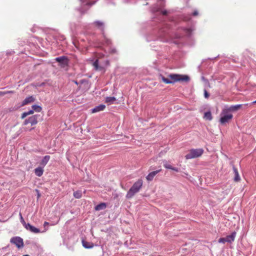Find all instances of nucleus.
Listing matches in <instances>:
<instances>
[{
	"label": "nucleus",
	"instance_id": "obj_24",
	"mask_svg": "<svg viewBox=\"0 0 256 256\" xmlns=\"http://www.w3.org/2000/svg\"><path fill=\"white\" fill-rule=\"evenodd\" d=\"M74 196L76 198H80L82 196V192L81 191L78 190L74 192Z\"/></svg>",
	"mask_w": 256,
	"mask_h": 256
},
{
	"label": "nucleus",
	"instance_id": "obj_39",
	"mask_svg": "<svg viewBox=\"0 0 256 256\" xmlns=\"http://www.w3.org/2000/svg\"><path fill=\"white\" fill-rule=\"evenodd\" d=\"M29 256V255H28V254H26V255H24V256Z\"/></svg>",
	"mask_w": 256,
	"mask_h": 256
},
{
	"label": "nucleus",
	"instance_id": "obj_15",
	"mask_svg": "<svg viewBox=\"0 0 256 256\" xmlns=\"http://www.w3.org/2000/svg\"><path fill=\"white\" fill-rule=\"evenodd\" d=\"M242 106V104H237L235 106H231L228 108H226L229 112H236Z\"/></svg>",
	"mask_w": 256,
	"mask_h": 256
},
{
	"label": "nucleus",
	"instance_id": "obj_28",
	"mask_svg": "<svg viewBox=\"0 0 256 256\" xmlns=\"http://www.w3.org/2000/svg\"><path fill=\"white\" fill-rule=\"evenodd\" d=\"M204 97L206 98H208L209 96H210V94H209L208 93V92L206 91V90H204Z\"/></svg>",
	"mask_w": 256,
	"mask_h": 256
},
{
	"label": "nucleus",
	"instance_id": "obj_31",
	"mask_svg": "<svg viewBox=\"0 0 256 256\" xmlns=\"http://www.w3.org/2000/svg\"><path fill=\"white\" fill-rule=\"evenodd\" d=\"M7 94V92H0V96H4Z\"/></svg>",
	"mask_w": 256,
	"mask_h": 256
},
{
	"label": "nucleus",
	"instance_id": "obj_2",
	"mask_svg": "<svg viewBox=\"0 0 256 256\" xmlns=\"http://www.w3.org/2000/svg\"><path fill=\"white\" fill-rule=\"evenodd\" d=\"M142 184L143 182L141 179H139L135 182L128 192L126 198H132L136 194L139 192L140 189L142 188Z\"/></svg>",
	"mask_w": 256,
	"mask_h": 256
},
{
	"label": "nucleus",
	"instance_id": "obj_22",
	"mask_svg": "<svg viewBox=\"0 0 256 256\" xmlns=\"http://www.w3.org/2000/svg\"><path fill=\"white\" fill-rule=\"evenodd\" d=\"M164 166L166 168L170 169V170H174L176 172H178V169L177 168L172 167L171 165L167 164L166 162L164 164Z\"/></svg>",
	"mask_w": 256,
	"mask_h": 256
},
{
	"label": "nucleus",
	"instance_id": "obj_7",
	"mask_svg": "<svg viewBox=\"0 0 256 256\" xmlns=\"http://www.w3.org/2000/svg\"><path fill=\"white\" fill-rule=\"evenodd\" d=\"M10 242L14 244L18 248L23 247V240L20 237H14L10 239Z\"/></svg>",
	"mask_w": 256,
	"mask_h": 256
},
{
	"label": "nucleus",
	"instance_id": "obj_13",
	"mask_svg": "<svg viewBox=\"0 0 256 256\" xmlns=\"http://www.w3.org/2000/svg\"><path fill=\"white\" fill-rule=\"evenodd\" d=\"M82 246L86 248H91L94 247V244L91 242H88L84 240L82 241Z\"/></svg>",
	"mask_w": 256,
	"mask_h": 256
},
{
	"label": "nucleus",
	"instance_id": "obj_26",
	"mask_svg": "<svg viewBox=\"0 0 256 256\" xmlns=\"http://www.w3.org/2000/svg\"><path fill=\"white\" fill-rule=\"evenodd\" d=\"M19 215H20V222L22 224L23 226L24 227L25 226H26L27 224L24 221V218H23V217L22 216V214L20 213Z\"/></svg>",
	"mask_w": 256,
	"mask_h": 256
},
{
	"label": "nucleus",
	"instance_id": "obj_9",
	"mask_svg": "<svg viewBox=\"0 0 256 256\" xmlns=\"http://www.w3.org/2000/svg\"><path fill=\"white\" fill-rule=\"evenodd\" d=\"M236 232H232L231 234L226 236V242L232 243V242L234 240L236 236Z\"/></svg>",
	"mask_w": 256,
	"mask_h": 256
},
{
	"label": "nucleus",
	"instance_id": "obj_33",
	"mask_svg": "<svg viewBox=\"0 0 256 256\" xmlns=\"http://www.w3.org/2000/svg\"><path fill=\"white\" fill-rule=\"evenodd\" d=\"M7 92V94H8L14 93V92L12 91V90H10V91H6V92Z\"/></svg>",
	"mask_w": 256,
	"mask_h": 256
},
{
	"label": "nucleus",
	"instance_id": "obj_36",
	"mask_svg": "<svg viewBox=\"0 0 256 256\" xmlns=\"http://www.w3.org/2000/svg\"><path fill=\"white\" fill-rule=\"evenodd\" d=\"M198 14V12H194V13H193V14L194 16H197Z\"/></svg>",
	"mask_w": 256,
	"mask_h": 256
},
{
	"label": "nucleus",
	"instance_id": "obj_14",
	"mask_svg": "<svg viewBox=\"0 0 256 256\" xmlns=\"http://www.w3.org/2000/svg\"><path fill=\"white\" fill-rule=\"evenodd\" d=\"M43 167L39 166L34 169V174L38 176H41L44 173V170Z\"/></svg>",
	"mask_w": 256,
	"mask_h": 256
},
{
	"label": "nucleus",
	"instance_id": "obj_3",
	"mask_svg": "<svg viewBox=\"0 0 256 256\" xmlns=\"http://www.w3.org/2000/svg\"><path fill=\"white\" fill-rule=\"evenodd\" d=\"M220 115L221 117L220 120V122L222 124H225L228 122L233 117L232 114H230L226 108L222 110Z\"/></svg>",
	"mask_w": 256,
	"mask_h": 256
},
{
	"label": "nucleus",
	"instance_id": "obj_20",
	"mask_svg": "<svg viewBox=\"0 0 256 256\" xmlns=\"http://www.w3.org/2000/svg\"><path fill=\"white\" fill-rule=\"evenodd\" d=\"M204 118L206 120H211L212 118L210 112H206L204 114Z\"/></svg>",
	"mask_w": 256,
	"mask_h": 256
},
{
	"label": "nucleus",
	"instance_id": "obj_5",
	"mask_svg": "<svg viewBox=\"0 0 256 256\" xmlns=\"http://www.w3.org/2000/svg\"><path fill=\"white\" fill-rule=\"evenodd\" d=\"M38 116H40V115L35 114L30 116L28 119L25 120L24 122V125H27L28 124H30L32 126L36 125L38 122Z\"/></svg>",
	"mask_w": 256,
	"mask_h": 256
},
{
	"label": "nucleus",
	"instance_id": "obj_1",
	"mask_svg": "<svg viewBox=\"0 0 256 256\" xmlns=\"http://www.w3.org/2000/svg\"><path fill=\"white\" fill-rule=\"evenodd\" d=\"M170 79L166 78L162 76V79L163 82L166 84H173L177 82H188L190 80V78L186 75H181L178 74H170L168 76Z\"/></svg>",
	"mask_w": 256,
	"mask_h": 256
},
{
	"label": "nucleus",
	"instance_id": "obj_34",
	"mask_svg": "<svg viewBox=\"0 0 256 256\" xmlns=\"http://www.w3.org/2000/svg\"><path fill=\"white\" fill-rule=\"evenodd\" d=\"M167 12L166 10H164L162 12V14L163 15H166L167 14Z\"/></svg>",
	"mask_w": 256,
	"mask_h": 256
},
{
	"label": "nucleus",
	"instance_id": "obj_16",
	"mask_svg": "<svg viewBox=\"0 0 256 256\" xmlns=\"http://www.w3.org/2000/svg\"><path fill=\"white\" fill-rule=\"evenodd\" d=\"M93 24L96 26L98 28L103 31L104 30V24L100 21H96L93 23Z\"/></svg>",
	"mask_w": 256,
	"mask_h": 256
},
{
	"label": "nucleus",
	"instance_id": "obj_38",
	"mask_svg": "<svg viewBox=\"0 0 256 256\" xmlns=\"http://www.w3.org/2000/svg\"><path fill=\"white\" fill-rule=\"evenodd\" d=\"M252 104H256V100H255V101L253 102H252Z\"/></svg>",
	"mask_w": 256,
	"mask_h": 256
},
{
	"label": "nucleus",
	"instance_id": "obj_40",
	"mask_svg": "<svg viewBox=\"0 0 256 256\" xmlns=\"http://www.w3.org/2000/svg\"><path fill=\"white\" fill-rule=\"evenodd\" d=\"M74 82L76 84H78L77 82H76V81H74Z\"/></svg>",
	"mask_w": 256,
	"mask_h": 256
},
{
	"label": "nucleus",
	"instance_id": "obj_30",
	"mask_svg": "<svg viewBox=\"0 0 256 256\" xmlns=\"http://www.w3.org/2000/svg\"><path fill=\"white\" fill-rule=\"evenodd\" d=\"M26 113H27V114L28 116H29V115H30V114H34V110H28V112H26Z\"/></svg>",
	"mask_w": 256,
	"mask_h": 256
},
{
	"label": "nucleus",
	"instance_id": "obj_37",
	"mask_svg": "<svg viewBox=\"0 0 256 256\" xmlns=\"http://www.w3.org/2000/svg\"><path fill=\"white\" fill-rule=\"evenodd\" d=\"M107 43H108V44H110V40H108L107 41Z\"/></svg>",
	"mask_w": 256,
	"mask_h": 256
},
{
	"label": "nucleus",
	"instance_id": "obj_12",
	"mask_svg": "<svg viewBox=\"0 0 256 256\" xmlns=\"http://www.w3.org/2000/svg\"><path fill=\"white\" fill-rule=\"evenodd\" d=\"M106 108V106L104 104H100L97 106H96L94 108L92 109V113L98 112L102 110H104Z\"/></svg>",
	"mask_w": 256,
	"mask_h": 256
},
{
	"label": "nucleus",
	"instance_id": "obj_6",
	"mask_svg": "<svg viewBox=\"0 0 256 256\" xmlns=\"http://www.w3.org/2000/svg\"><path fill=\"white\" fill-rule=\"evenodd\" d=\"M55 60L60 63L62 68H64L68 65V60L66 56H63L58 57L56 58Z\"/></svg>",
	"mask_w": 256,
	"mask_h": 256
},
{
	"label": "nucleus",
	"instance_id": "obj_23",
	"mask_svg": "<svg viewBox=\"0 0 256 256\" xmlns=\"http://www.w3.org/2000/svg\"><path fill=\"white\" fill-rule=\"evenodd\" d=\"M32 110H34V112H39L42 110V108H41V106H38V105H33L32 106Z\"/></svg>",
	"mask_w": 256,
	"mask_h": 256
},
{
	"label": "nucleus",
	"instance_id": "obj_11",
	"mask_svg": "<svg viewBox=\"0 0 256 256\" xmlns=\"http://www.w3.org/2000/svg\"><path fill=\"white\" fill-rule=\"evenodd\" d=\"M34 98L33 96H30L26 98L22 102V106H24L32 102H34Z\"/></svg>",
	"mask_w": 256,
	"mask_h": 256
},
{
	"label": "nucleus",
	"instance_id": "obj_21",
	"mask_svg": "<svg viewBox=\"0 0 256 256\" xmlns=\"http://www.w3.org/2000/svg\"><path fill=\"white\" fill-rule=\"evenodd\" d=\"M116 98L112 97H106V102L108 103L109 104H113V102L116 101Z\"/></svg>",
	"mask_w": 256,
	"mask_h": 256
},
{
	"label": "nucleus",
	"instance_id": "obj_27",
	"mask_svg": "<svg viewBox=\"0 0 256 256\" xmlns=\"http://www.w3.org/2000/svg\"><path fill=\"white\" fill-rule=\"evenodd\" d=\"M218 242L219 243L224 244L226 242V238H221L218 239Z\"/></svg>",
	"mask_w": 256,
	"mask_h": 256
},
{
	"label": "nucleus",
	"instance_id": "obj_25",
	"mask_svg": "<svg viewBox=\"0 0 256 256\" xmlns=\"http://www.w3.org/2000/svg\"><path fill=\"white\" fill-rule=\"evenodd\" d=\"M94 66V68H96V70H102L103 69V68L101 66H98V60H96L94 64H93Z\"/></svg>",
	"mask_w": 256,
	"mask_h": 256
},
{
	"label": "nucleus",
	"instance_id": "obj_32",
	"mask_svg": "<svg viewBox=\"0 0 256 256\" xmlns=\"http://www.w3.org/2000/svg\"><path fill=\"white\" fill-rule=\"evenodd\" d=\"M49 224V223L48 222H45L44 224V227H46L48 226Z\"/></svg>",
	"mask_w": 256,
	"mask_h": 256
},
{
	"label": "nucleus",
	"instance_id": "obj_19",
	"mask_svg": "<svg viewBox=\"0 0 256 256\" xmlns=\"http://www.w3.org/2000/svg\"><path fill=\"white\" fill-rule=\"evenodd\" d=\"M106 208V204L104 202L100 203L95 206L96 210H100L104 209Z\"/></svg>",
	"mask_w": 256,
	"mask_h": 256
},
{
	"label": "nucleus",
	"instance_id": "obj_18",
	"mask_svg": "<svg viewBox=\"0 0 256 256\" xmlns=\"http://www.w3.org/2000/svg\"><path fill=\"white\" fill-rule=\"evenodd\" d=\"M234 172V180L235 182H238L240 180V176L238 174V172L237 169L235 168H233Z\"/></svg>",
	"mask_w": 256,
	"mask_h": 256
},
{
	"label": "nucleus",
	"instance_id": "obj_29",
	"mask_svg": "<svg viewBox=\"0 0 256 256\" xmlns=\"http://www.w3.org/2000/svg\"><path fill=\"white\" fill-rule=\"evenodd\" d=\"M27 116H28V114H27L26 112H23L22 114V116H21V118L22 119H24V118Z\"/></svg>",
	"mask_w": 256,
	"mask_h": 256
},
{
	"label": "nucleus",
	"instance_id": "obj_8",
	"mask_svg": "<svg viewBox=\"0 0 256 256\" xmlns=\"http://www.w3.org/2000/svg\"><path fill=\"white\" fill-rule=\"evenodd\" d=\"M25 228L27 230L30 231L32 232L37 234L40 232V230L38 228L32 226L29 223L27 224L26 226H24Z\"/></svg>",
	"mask_w": 256,
	"mask_h": 256
},
{
	"label": "nucleus",
	"instance_id": "obj_4",
	"mask_svg": "<svg viewBox=\"0 0 256 256\" xmlns=\"http://www.w3.org/2000/svg\"><path fill=\"white\" fill-rule=\"evenodd\" d=\"M204 152L202 148L192 149L185 156L186 159H192L201 156Z\"/></svg>",
	"mask_w": 256,
	"mask_h": 256
},
{
	"label": "nucleus",
	"instance_id": "obj_35",
	"mask_svg": "<svg viewBox=\"0 0 256 256\" xmlns=\"http://www.w3.org/2000/svg\"><path fill=\"white\" fill-rule=\"evenodd\" d=\"M36 191L38 192V198H39L40 197V194L39 193V191L38 190H36Z\"/></svg>",
	"mask_w": 256,
	"mask_h": 256
},
{
	"label": "nucleus",
	"instance_id": "obj_17",
	"mask_svg": "<svg viewBox=\"0 0 256 256\" xmlns=\"http://www.w3.org/2000/svg\"><path fill=\"white\" fill-rule=\"evenodd\" d=\"M50 159V156H46L42 159L41 162H40V164L42 166V167L45 166L48 164V162Z\"/></svg>",
	"mask_w": 256,
	"mask_h": 256
},
{
	"label": "nucleus",
	"instance_id": "obj_10",
	"mask_svg": "<svg viewBox=\"0 0 256 256\" xmlns=\"http://www.w3.org/2000/svg\"><path fill=\"white\" fill-rule=\"evenodd\" d=\"M161 171V169L152 172H150L146 177V180L148 181H151L153 180L154 176Z\"/></svg>",
	"mask_w": 256,
	"mask_h": 256
}]
</instances>
